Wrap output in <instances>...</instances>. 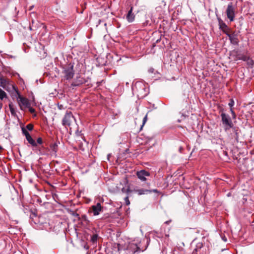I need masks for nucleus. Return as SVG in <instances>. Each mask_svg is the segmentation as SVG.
Instances as JSON below:
<instances>
[{
  "label": "nucleus",
  "instance_id": "7ed1b4c3",
  "mask_svg": "<svg viewBox=\"0 0 254 254\" xmlns=\"http://www.w3.org/2000/svg\"><path fill=\"white\" fill-rule=\"evenodd\" d=\"M13 88L15 90L16 94L17 95V102L19 106L20 109L21 110H24L25 108H27L29 106H31V104L29 100H28L26 98L21 96L20 93L17 90V88L15 89L14 87H13Z\"/></svg>",
  "mask_w": 254,
  "mask_h": 254
},
{
  "label": "nucleus",
  "instance_id": "0eeeda50",
  "mask_svg": "<svg viewBox=\"0 0 254 254\" xmlns=\"http://www.w3.org/2000/svg\"><path fill=\"white\" fill-rule=\"evenodd\" d=\"M239 31H232L228 34L227 33V36L229 37L230 42L234 45H238L239 40L238 38Z\"/></svg>",
  "mask_w": 254,
  "mask_h": 254
},
{
  "label": "nucleus",
  "instance_id": "cd10ccee",
  "mask_svg": "<svg viewBox=\"0 0 254 254\" xmlns=\"http://www.w3.org/2000/svg\"><path fill=\"white\" fill-rule=\"evenodd\" d=\"M33 128H34V126L33 124H29L28 125H26V130H28L29 131H31L33 129Z\"/></svg>",
  "mask_w": 254,
  "mask_h": 254
},
{
  "label": "nucleus",
  "instance_id": "f257e3e1",
  "mask_svg": "<svg viewBox=\"0 0 254 254\" xmlns=\"http://www.w3.org/2000/svg\"><path fill=\"white\" fill-rule=\"evenodd\" d=\"M223 111V109H221L220 110V112H222L221 114V122L224 126L225 130L227 131L230 129L231 127H232L234 124L230 116Z\"/></svg>",
  "mask_w": 254,
  "mask_h": 254
},
{
  "label": "nucleus",
  "instance_id": "37998d69",
  "mask_svg": "<svg viewBox=\"0 0 254 254\" xmlns=\"http://www.w3.org/2000/svg\"><path fill=\"white\" fill-rule=\"evenodd\" d=\"M141 86H142V88L143 89H144V85H143V84H141Z\"/></svg>",
  "mask_w": 254,
  "mask_h": 254
},
{
  "label": "nucleus",
  "instance_id": "412c9836",
  "mask_svg": "<svg viewBox=\"0 0 254 254\" xmlns=\"http://www.w3.org/2000/svg\"><path fill=\"white\" fill-rule=\"evenodd\" d=\"M58 143H59V142L51 143L50 145L51 149L55 153H56L58 150Z\"/></svg>",
  "mask_w": 254,
  "mask_h": 254
},
{
  "label": "nucleus",
  "instance_id": "a19ab883",
  "mask_svg": "<svg viewBox=\"0 0 254 254\" xmlns=\"http://www.w3.org/2000/svg\"><path fill=\"white\" fill-rule=\"evenodd\" d=\"M146 186H147V187L148 188H149L150 184H149V183H147L146 184Z\"/></svg>",
  "mask_w": 254,
  "mask_h": 254
},
{
  "label": "nucleus",
  "instance_id": "ea45409f",
  "mask_svg": "<svg viewBox=\"0 0 254 254\" xmlns=\"http://www.w3.org/2000/svg\"><path fill=\"white\" fill-rule=\"evenodd\" d=\"M154 138V136L148 137V140H151Z\"/></svg>",
  "mask_w": 254,
  "mask_h": 254
},
{
  "label": "nucleus",
  "instance_id": "c756f323",
  "mask_svg": "<svg viewBox=\"0 0 254 254\" xmlns=\"http://www.w3.org/2000/svg\"><path fill=\"white\" fill-rule=\"evenodd\" d=\"M248 64L251 66H253L254 64V61L251 59L249 58V60L247 61Z\"/></svg>",
  "mask_w": 254,
  "mask_h": 254
},
{
  "label": "nucleus",
  "instance_id": "a878e982",
  "mask_svg": "<svg viewBox=\"0 0 254 254\" xmlns=\"http://www.w3.org/2000/svg\"><path fill=\"white\" fill-rule=\"evenodd\" d=\"M234 53H236L235 55V60H241L242 59V56L243 54H240L238 51H234Z\"/></svg>",
  "mask_w": 254,
  "mask_h": 254
},
{
  "label": "nucleus",
  "instance_id": "7c9ffc66",
  "mask_svg": "<svg viewBox=\"0 0 254 254\" xmlns=\"http://www.w3.org/2000/svg\"><path fill=\"white\" fill-rule=\"evenodd\" d=\"M249 58H250L249 57L247 56L244 55H242L241 60H243L244 61H246L247 62L248 60H249Z\"/></svg>",
  "mask_w": 254,
  "mask_h": 254
},
{
  "label": "nucleus",
  "instance_id": "58836bf2",
  "mask_svg": "<svg viewBox=\"0 0 254 254\" xmlns=\"http://www.w3.org/2000/svg\"><path fill=\"white\" fill-rule=\"evenodd\" d=\"M148 71H149V72H150L151 73H153V71H154V69L153 68H150Z\"/></svg>",
  "mask_w": 254,
  "mask_h": 254
},
{
  "label": "nucleus",
  "instance_id": "c03bdc74",
  "mask_svg": "<svg viewBox=\"0 0 254 254\" xmlns=\"http://www.w3.org/2000/svg\"><path fill=\"white\" fill-rule=\"evenodd\" d=\"M84 248L87 250L88 249V247L85 246Z\"/></svg>",
  "mask_w": 254,
  "mask_h": 254
},
{
  "label": "nucleus",
  "instance_id": "c85d7f7f",
  "mask_svg": "<svg viewBox=\"0 0 254 254\" xmlns=\"http://www.w3.org/2000/svg\"><path fill=\"white\" fill-rule=\"evenodd\" d=\"M147 120V115L146 114L145 115V116L144 117L143 119V121H142V125L141 126V127H140V130L142 129V128L143 127V126L144 125V124H145V123L146 122Z\"/></svg>",
  "mask_w": 254,
  "mask_h": 254
},
{
  "label": "nucleus",
  "instance_id": "09e8293b",
  "mask_svg": "<svg viewBox=\"0 0 254 254\" xmlns=\"http://www.w3.org/2000/svg\"><path fill=\"white\" fill-rule=\"evenodd\" d=\"M34 216H36V214L35 213L33 214Z\"/></svg>",
  "mask_w": 254,
  "mask_h": 254
},
{
  "label": "nucleus",
  "instance_id": "dca6fc26",
  "mask_svg": "<svg viewBox=\"0 0 254 254\" xmlns=\"http://www.w3.org/2000/svg\"><path fill=\"white\" fill-rule=\"evenodd\" d=\"M132 7H131L127 15V19L129 22H132L134 20L135 15L132 13Z\"/></svg>",
  "mask_w": 254,
  "mask_h": 254
},
{
  "label": "nucleus",
  "instance_id": "2eb2a0df",
  "mask_svg": "<svg viewBox=\"0 0 254 254\" xmlns=\"http://www.w3.org/2000/svg\"><path fill=\"white\" fill-rule=\"evenodd\" d=\"M234 103H235L234 100H233V99L232 98L230 100V102L228 104V105L230 107V112L232 114V119L233 120L236 119V117H237L236 114L234 112V109L233 108V107L234 105Z\"/></svg>",
  "mask_w": 254,
  "mask_h": 254
},
{
  "label": "nucleus",
  "instance_id": "4468645a",
  "mask_svg": "<svg viewBox=\"0 0 254 254\" xmlns=\"http://www.w3.org/2000/svg\"><path fill=\"white\" fill-rule=\"evenodd\" d=\"M115 219L113 214L106 213L101 217V219L105 221L106 222L112 223Z\"/></svg>",
  "mask_w": 254,
  "mask_h": 254
},
{
  "label": "nucleus",
  "instance_id": "f8f14e48",
  "mask_svg": "<svg viewBox=\"0 0 254 254\" xmlns=\"http://www.w3.org/2000/svg\"><path fill=\"white\" fill-rule=\"evenodd\" d=\"M146 247L144 250H140L139 247L135 244H130L128 245L127 248V251H131L132 253L131 254H134L136 252H143L146 250Z\"/></svg>",
  "mask_w": 254,
  "mask_h": 254
},
{
  "label": "nucleus",
  "instance_id": "9d476101",
  "mask_svg": "<svg viewBox=\"0 0 254 254\" xmlns=\"http://www.w3.org/2000/svg\"><path fill=\"white\" fill-rule=\"evenodd\" d=\"M231 128L232 129V132L230 134L231 138L234 139L236 142H238L239 141V135L241 132V129L238 127H235L234 126Z\"/></svg>",
  "mask_w": 254,
  "mask_h": 254
},
{
  "label": "nucleus",
  "instance_id": "5701e85b",
  "mask_svg": "<svg viewBox=\"0 0 254 254\" xmlns=\"http://www.w3.org/2000/svg\"><path fill=\"white\" fill-rule=\"evenodd\" d=\"M7 97L6 93L0 88V99L2 100L4 98Z\"/></svg>",
  "mask_w": 254,
  "mask_h": 254
},
{
  "label": "nucleus",
  "instance_id": "f3484780",
  "mask_svg": "<svg viewBox=\"0 0 254 254\" xmlns=\"http://www.w3.org/2000/svg\"><path fill=\"white\" fill-rule=\"evenodd\" d=\"M81 222L84 225H88L90 223V221L88 220L87 216L84 214L80 216V220Z\"/></svg>",
  "mask_w": 254,
  "mask_h": 254
},
{
  "label": "nucleus",
  "instance_id": "f03ea898",
  "mask_svg": "<svg viewBox=\"0 0 254 254\" xmlns=\"http://www.w3.org/2000/svg\"><path fill=\"white\" fill-rule=\"evenodd\" d=\"M73 67L74 64L71 63L63 66V72L64 73V77L66 80H69L73 78L74 74Z\"/></svg>",
  "mask_w": 254,
  "mask_h": 254
},
{
  "label": "nucleus",
  "instance_id": "e433bc0d",
  "mask_svg": "<svg viewBox=\"0 0 254 254\" xmlns=\"http://www.w3.org/2000/svg\"><path fill=\"white\" fill-rule=\"evenodd\" d=\"M222 240H223L224 242H227V240L226 237L225 236H224L223 237H222Z\"/></svg>",
  "mask_w": 254,
  "mask_h": 254
},
{
  "label": "nucleus",
  "instance_id": "4c0bfd02",
  "mask_svg": "<svg viewBox=\"0 0 254 254\" xmlns=\"http://www.w3.org/2000/svg\"><path fill=\"white\" fill-rule=\"evenodd\" d=\"M183 149H183V147L182 146H180V147H179V150L180 152H181H181H182V150H183Z\"/></svg>",
  "mask_w": 254,
  "mask_h": 254
},
{
  "label": "nucleus",
  "instance_id": "20e7f679",
  "mask_svg": "<svg viewBox=\"0 0 254 254\" xmlns=\"http://www.w3.org/2000/svg\"><path fill=\"white\" fill-rule=\"evenodd\" d=\"M74 121L72 113L71 112H67L62 120V125L65 127H69Z\"/></svg>",
  "mask_w": 254,
  "mask_h": 254
},
{
  "label": "nucleus",
  "instance_id": "49530a36",
  "mask_svg": "<svg viewBox=\"0 0 254 254\" xmlns=\"http://www.w3.org/2000/svg\"><path fill=\"white\" fill-rule=\"evenodd\" d=\"M104 25H105V26H106V25H107V23H104Z\"/></svg>",
  "mask_w": 254,
  "mask_h": 254
},
{
  "label": "nucleus",
  "instance_id": "9b49d317",
  "mask_svg": "<svg viewBox=\"0 0 254 254\" xmlns=\"http://www.w3.org/2000/svg\"><path fill=\"white\" fill-rule=\"evenodd\" d=\"M136 175L137 178L142 181H147L148 180L147 177H150V173L145 170L137 171Z\"/></svg>",
  "mask_w": 254,
  "mask_h": 254
},
{
  "label": "nucleus",
  "instance_id": "473e14b6",
  "mask_svg": "<svg viewBox=\"0 0 254 254\" xmlns=\"http://www.w3.org/2000/svg\"><path fill=\"white\" fill-rule=\"evenodd\" d=\"M159 254H167V250L165 247L162 248L161 252Z\"/></svg>",
  "mask_w": 254,
  "mask_h": 254
},
{
  "label": "nucleus",
  "instance_id": "c9c22d12",
  "mask_svg": "<svg viewBox=\"0 0 254 254\" xmlns=\"http://www.w3.org/2000/svg\"><path fill=\"white\" fill-rule=\"evenodd\" d=\"M149 190L151 191L150 193H151L152 192H154L156 193L159 192V191L157 189Z\"/></svg>",
  "mask_w": 254,
  "mask_h": 254
},
{
  "label": "nucleus",
  "instance_id": "39448f33",
  "mask_svg": "<svg viewBox=\"0 0 254 254\" xmlns=\"http://www.w3.org/2000/svg\"><path fill=\"white\" fill-rule=\"evenodd\" d=\"M83 84H85L87 86H89L90 83V78L87 77L84 78L80 76L77 77L74 81L71 83V86H78Z\"/></svg>",
  "mask_w": 254,
  "mask_h": 254
},
{
  "label": "nucleus",
  "instance_id": "2f4dec72",
  "mask_svg": "<svg viewBox=\"0 0 254 254\" xmlns=\"http://www.w3.org/2000/svg\"><path fill=\"white\" fill-rule=\"evenodd\" d=\"M27 108H28L29 111L31 113H34L35 112V110L34 108L31 107V106H29Z\"/></svg>",
  "mask_w": 254,
  "mask_h": 254
},
{
  "label": "nucleus",
  "instance_id": "bb28decb",
  "mask_svg": "<svg viewBox=\"0 0 254 254\" xmlns=\"http://www.w3.org/2000/svg\"><path fill=\"white\" fill-rule=\"evenodd\" d=\"M21 130L22 133L26 137L28 136V135H30L29 133L28 132L27 130H26V129L25 127H21Z\"/></svg>",
  "mask_w": 254,
  "mask_h": 254
},
{
  "label": "nucleus",
  "instance_id": "f704fd0d",
  "mask_svg": "<svg viewBox=\"0 0 254 254\" xmlns=\"http://www.w3.org/2000/svg\"><path fill=\"white\" fill-rule=\"evenodd\" d=\"M125 201H126V204L127 205H129L130 204V202L129 201V199H128V196H127L125 198Z\"/></svg>",
  "mask_w": 254,
  "mask_h": 254
},
{
  "label": "nucleus",
  "instance_id": "a211bd4d",
  "mask_svg": "<svg viewBox=\"0 0 254 254\" xmlns=\"http://www.w3.org/2000/svg\"><path fill=\"white\" fill-rule=\"evenodd\" d=\"M27 140L28 141V143L30 144L32 146L36 147L37 146V143L35 142V141L32 138L30 134L29 135H28L26 137Z\"/></svg>",
  "mask_w": 254,
  "mask_h": 254
},
{
  "label": "nucleus",
  "instance_id": "a18cd8bd",
  "mask_svg": "<svg viewBox=\"0 0 254 254\" xmlns=\"http://www.w3.org/2000/svg\"><path fill=\"white\" fill-rule=\"evenodd\" d=\"M169 221H167L165 222V223H166V224H168V223H169Z\"/></svg>",
  "mask_w": 254,
  "mask_h": 254
},
{
  "label": "nucleus",
  "instance_id": "72a5a7b5",
  "mask_svg": "<svg viewBox=\"0 0 254 254\" xmlns=\"http://www.w3.org/2000/svg\"><path fill=\"white\" fill-rule=\"evenodd\" d=\"M37 144L38 143L39 144H41L43 143V140L41 137H39L37 139Z\"/></svg>",
  "mask_w": 254,
  "mask_h": 254
},
{
  "label": "nucleus",
  "instance_id": "aec40b11",
  "mask_svg": "<svg viewBox=\"0 0 254 254\" xmlns=\"http://www.w3.org/2000/svg\"><path fill=\"white\" fill-rule=\"evenodd\" d=\"M203 247V244L202 243H198L196 245V247L194 249L193 252H192V254H197V252L198 251H199Z\"/></svg>",
  "mask_w": 254,
  "mask_h": 254
},
{
  "label": "nucleus",
  "instance_id": "79ce46f5",
  "mask_svg": "<svg viewBox=\"0 0 254 254\" xmlns=\"http://www.w3.org/2000/svg\"><path fill=\"white\" fill-rule=\"evenodd\" d=\"M160 40H161V39H159L156 40V43H158V42H159L160 41Z\"/></svg>",
  "mask_w": 254,
  "mask_h": 254
},
{
  "label": "nucleus",
  "instance_id": "423d86ee",
  "mask_svg": "<svg viewBox=\"0 0 254 254\" xmlns=\"http://www.w3.org/2000/svg\"><path fill=\"white\" fill-rule=\"evenodd\" d=\"M226 13L227 18L229 19L230 22L234 20L235 16V8L232 2L229 3L228 5L226 10Z\"/></svg>",
  "mask_w": 254,
  "mask_h": 254
},
{
  "label": "nucleus",
  "instance_id": "1a4fd4ad",
  "mask_svg": "<svg viewBox=\"0 0 254 254\" xmlns=\"http://www.w3.org/2000/svg\"><path fill=\"white\" fill-rule=\"evenodd\" d=\"M103 211V207L101 206L100 203L99 202L96 205L91 206L88 210V212L92 213L94 216L99 215L100 212Z\"/></svg>",
  "mask_w": 254,
  "mask_h": 254
},
{
  "label": "nucleus",
  "instance_id": "4be33fe9",
  "mask_svg": "<svg viewBox=\"0 0 254 254\" xmlns=\"http://www.w3.org/2000/svg\"><path fill=\"white\" fill-rule=\"evenodd\" d=\"M8 106L12 116L15 117L16 116V113L12 103L9 104Z\"/></svg>",
  "mask_w": 254,
  "mask_h": 254
},
{
  "label": "nucleus",
  "instance_id": "de8ad7c7",
  "mask_svg": "<svg viewBox=\"0 0 254 254\" xmlns=\"http://www.w3.org/2000/svg\"><path fill=\"white\" fill-rule=\"evenodd\" d=\"M224 153H225V154L227 155L226 152H224Z\"/></svg>",
  "mask_w": 254,
  "mask_h": 254
},
{
  "label": "nucleus",
  "instance_id": "6ab92c4d",
  "mask_svg": "<svg viewBox=\"0 0 254 254\" xmlns=\"http://www.w3.org/2000/svg\"><path fill=\"white\" fill-rule=\"evenodd\" d=\"M8 82V81L7 79L3 77L0 78V86L2 88H5V86L7 85Z\"/></svg>",
  "mask_w": 254,
  "mask_h": 254
},
{
  "label": "nucleus",
  "instance_id": "ddd939ff",
  "mask_svg": "<svg viewBox=\"0 0 254 254\" xmlns=\"http://www.w3.org/2000/svg\"><path fill=\"white\" fill-rule=\"evenodd\" d=\"M132 191H134V192L137 193L138 195H140L142 194H145L150 193V191L149 189H134L133 190H130L129 188L127 189V192H131Z\"/></svg>",
  "mask_w": 254,
  "mask_h": 254
},
{
  "label": "nucleus",
  "instance_id": "393cba45",
  "mask_svg": "<svg viewBox=\"0 0 254 254\" xmlns=\"http://www.w3.org/2000/svg\"><path fill=\"white\" fill-rule=\"evenodd\" d=\"M98 235L97 234H94L91 236V241L93 243H96L97 241Z\"/></svg>",
  "mask_w": 254,
  "mask_h": 254
},
{
  "label": "nucleus",
  "instance_id": "6e6552de",
  "mask_svg": "<svg viewBox=\"0 0 254 254\" xmlns=\"http://www.w3.org/2000/svg\"><path fill=\"white\" fill-rule=\"evenodd\" d=\"M217 17V20L218 21V25L219 26V29L222 31V32L225 33L227 35V33L228 34L229 32H231V29L229 27L226 23L222 20V19L218 16Z\"/></svg>",
  "mask_w": 254,
  "mask_h": 254
},
{
  "label": "nucleus",
  "instance_id": "b1692460",
  "mask_svg": "<svg viewBox=\"0 0 254 254\" xmlns=\"http://www.w3.org/2000/svg\"><path fill=\"white\" fill-rule=\"evenodd\" d=\"M70 214L72 215L73 216H74L76 217L78 219V220H80V215L79 214L77 213L76 211H74L72 210H70L69 211Z\"/></svg>",
  "mask_w": 254,
  "mask_h": 254
}]
</instances>
